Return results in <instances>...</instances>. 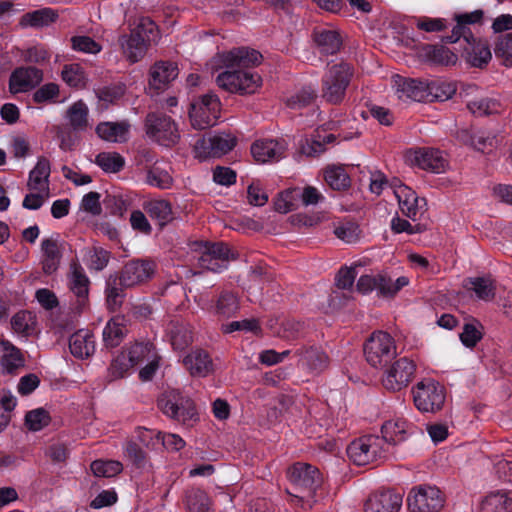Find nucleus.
Listing matches in <instances>:
<instances>
[{
    "label": "nucleus",
    "instance_id": "nucleus-1",
    "mask_svg": "<svg viewBox=\"0 0 512 512\" xmlns=\"http://www.w3.org/2000/svg\"><path fill=\"white\" fill-rule=\"evenodd\" d=\"M261 59L260 52L245 47L224 53L222 61L227 70L217 76V85L231 93H255L262 84V78L248 68L260 64Z\"/></svg>",
    "mask_w": 512,
    "mask_h": 512
},
{
    "label": "nucleus",
    "instance_id": "nucleus-2",
    "mask_svg": "<svg viewBox=\"0 0 512 512\" xmlns=\"http://www.w3.org/2000/svg\"><path fill=\"white\" fill-rule=\"evenodd\" d=\"M292 490L288 491L291 503L302 508H312L314 494L322 484V476L315 466L297 462L287 471Z\"/></svg>",
    "mask_w": 512,
    "mask_h": 512
},
{
    "label": "nucleus",
    "instance_id": "nucleus-3",
    "mask_svg": "<svg viewBox=\"0 0 512 512\" xmlns=\"http://www.w3.org/2000/svg\"><path fill=\"white\" fill-rule=\"evenodd\" d=\"M157 25L148 17H141L129 35H121L118 39L123 55L130 63L140 61L152 43L159 39Z\"/></svg>",
    "mask_w": 512,
    "mask_h": 512
},
{
    "label": "nucleus",
    "instance_id": "nucleus-4",
    "mask_svg": "<svg viewBox=\"0 0 512 512\" xmlns=\"http://www.w3.org/2000/svg\"><path fill=\"white\" fill-rule=\"evenodd\" d=\"M352 76L353 68L347 63L329 67L322 78L321 97L329 104L342 103Z\"/></svg>",
    "mask_w": 512,
    "mask_h": 512
},
{
    "label": "nucleus",
    "instance_id": "nucleus-5",
    "mask_svg": "<svg viewBox=\"0 0 512 512\" xmlns=\"http://www.w3.org/2000/svg\"><path fill=\"white\" fill-rule=\"evenodd\" d=\"M158 408L167 417L184 425L198 420V414L192 399L177 390L165 391L157 401Z\"/></svg>",
    "mask_w": 512,
    "mask_h": 512
},
{
    "label": "nucleus",
    "instance_id": "nucleus-6",
    "mask_svg": "<svg viewBox=\"0 0 512 512\" xmlns=\"http://www.w3.org/2000/svg\"><path fill=\"white\" fill-rule=\"evenodd\" d=\"M363 350L366 361L375 368L385 366L397 355L395 340L384 331L373 332Z\"/></svg>",
    "mask_w": 512,
    "mask_h": 512
},
{
    "label": "nucleus",
    "instance_id": "nucleus-7",
    "mask_svg": "<svg viewBox=\"0 0 512 512\" xmlns=\"http://www.w3.org/2000/svg\"><path fill=\"white\" fill-rule=\"evenodd\" d=\"M195 251L199 253V266L212 272L227 269L229 262L236 259V254L223 242H197Z\"/></svg>",
    "mask_w": 512,
    "mask_h": 512
},
{
    "label": "nucleus",
    "instance_id": "nucleus-8",
    "mask_svg": "<svg viewBox=\"0 0 512 512\" xmlns=\"http://www.w3.org/2000/svg\"><path fill=\"white\" fill-rule=\"evenodd\" d=\"M415 407L424 413H435L442 409L446 393L445 388L433 379H423L412 388Z\"/></svg>",
    "mask_w": 512,
    "mask_h": 512
},
{
    "label": "nucleus",
    "instance_id": "nucleus-9",
    "mask_svg": "<svg viewBox=\"0 0 512 512\" xmlns=\"http://www.w3.org/2000/svg\"><path fill=\"white\" fill-rule=\"evenodd\" d=\"M388 450L379 436L366 435L352 441L347 447L350 460L359 466L367 465L384 458Z\"/></svg>",
    "mask_w": 512,
    "mask_h": 512
},
{
    "label": "nucleus",
    "instance_id": "nucleus-10",
    "mask_svg": "<svg viewBox=\"0 0 512 512\" xmlns=\"http://www.w3.org/2000/svg\"><path fill=\"white\" fill-rule=\"evenodd\" d=\"M220 112L219 98L212 93L205 94L191 104L189 110L191 125L198 130L212 127L217 123Z\"/></svg>",
    "mask_w": 512,
    "mask_h": 512
},
{
    "label": "nucleus",
    "instance_id": "nucleus-11",
    "mask_svg": "<svg viewBox=\"0 0 512 512\" xmlns=\"http://www.w3.org/2000/svg\"><path fill=\"white\" fill-rule=\"evenodd\" d=\"M145 128L151 139L165 147L176 145L180 139L176 123L162 113H149L146 116Z\"/></svg>",
    "mask_w": 512,
    "mask_h": 512
},
{
    "label": "nucleus",
    "instance_id": "nucleus-12",
    "mask_svg": "<svg viewBox=\"0 0 512 512\" xmlns=\"http://www.w3.org/2000/svg\"><path fill=\"white\" fill-rule=\"evenodd\" d=\"M237 144L231 133L220 132L199 139L194 145L195 157L200 160L217 158L229 153Z\"/></svg>",
    "mask_w": 512,
    "mask_h": 512
},
{
    "label": "nucleus",
    "instance_id": "nucleus-13",
    "mask_svg": "<svg viewBox=\"0 0 512 512\" xmlns=\"http://www.w3.org/2000/svg\"><path fill=\"white\" fill-rule=\"evenodd\" d=\"M412 512H438L444 506V496L435 486L419 485L407 497Z\"/></svg>",
    "mask_w": 512,
    "mask_h": 512
},
{
    "label": "nucleus",
    "instance_id": "nucleus-14",
    "mask_svg": "<svg viewBox=\"0 0 512 512\" xmlns=\"http://www.w3.org/2000/svg\"><path fill=\"white\" fill-rule=\"evenodd\" d=\"M415 371L416 365L411 359L407 357L399 358L384 372L383 386L392 392L400 391L409 385Z\"/></svg>",
    "mask_w": 512,
    "mask_h": 512
},
{
    "label": "nucleus",
    "instance_id": "nucleus-15",
    "mask_svg": "<svg viewBox=\"0 0 512 512\" xmlns=\"http://www.w3.org/2000/svg\"><path fill=\"white\" fill-rule=\"evenodd\" d=\"M156 264L151 260H131L123 267L119 277L125 288L140 285L151 279L155 273Z\"/></svg>",
    "mask_w": 512,
    "mask_h": 512
},
{
    "label": "nucleus",
    "instance_id": "nucleus-16",
    "mask_svg": "<svg viewBox=\"0 0 512 512\" xmlns=\"http://www.w3.org/2000/svg\"><path fill=\"white\" fill-rule=\"evenodd\" d=\"M43 80V71L33 66H22L14 69L9 77V92L11 94L25 93Z\"/></svg>",
    "mask_w": 512,
    "mask_h": 512
},
{
    "label": "nucleus",
    "instance_id": "nucleus-17",
    "mask_svg": "<svg viewBox=\"0 0 512 512\" xmlns=\"http://www.w3.org/2000/svg\"><path fill=\"white\" fill-rule=\"evenodd\" d=\"M401 507L402 495L393 490L373 492L364 502V512H399Z\"/></svg>",
    "mask_w": 512,
    "mask_h": 512
},
{
    "label": "nucleus",
    "instance_id": "nucleus-18",
    "mask_svg": "<svg viewBox=\"0 0 512 512\" xmlns=\"http://www.w3.org/2000/svg\"><path fill=\"white\" fill-rule=\"evenodd\" d=\"M183 365L193 377H206L214 371L213 361L203 349L192 350L184 357Z\"/></svg>",
    "mask_w": 512,
    "mask_h": 512
},
{
    "label": "nucleus",
    "instance_id": "nucleus-19",
    "mask_svg": "<svg viewBox=\"0 0 512 512\" xmlns=\"http://www.w3.org/2000/svg\"><path fill=\"white\" fill-rule=\"evenodd\" d=\"M412 163L423 170L441 173L445 170L446 160L437 149L419 148L413 152Z\"/></svg>",
    "mask_w": 512,
    "mask_h": 512
},
{
    "label": "nucleus",
    "instance_id": "nucleus-20",
    "mask_svg": "<svg viewBox=\"0 0 512 512\" xmlns=\"http://www.w3.org/2000/svg\"><path fill=\"white\" fill-rule=\"evenodd\" d=\"M399 99H410L417 102H427L428 82L402 78L395 80Z\"/></svg>",
    "mask_w": 512,
    "mask_h": 512
},
{
    "label": "nucleus",
    "instance_id": "nucleus-21",
    "mask_svg": "<svg viewBox=\"0 0 512 512\" xmlns=\"http://www.w3.org/2000/svg\"><path fill=\"white\" fill-rule=\"evenodd\" d=\"M68 282L70 290L77 297L79 307H83L88 297L90 281L83 267L76 261L70 264Z\"/></svg>",
    "mask_w": 512,
    "mask_h": 512
},
{
    "label": "nucleus",
    "instance_id": "nucleus-22",
    "mask_svg": "<svg viewBox=\"0 0 512 512\" xmlns=\"http://www.w3.org/2000/svg\"><path fill=\"white\" fill-rule=\"evenodd\" d=\"M286 147L276 140H258L251 146L254 159L260 163L278 161L284 157Z\"/></svg>",
    "mask_w": 512,
    "mask_h": 512
},
{
    "label": "nucleus",
    "instance_id": "nucleus-23",
    "mask_svg": "<svg viewBox=\"0 0 512 512\" xmlns=\"http://www.w3.org/2000/svg\"><path fill=\"white\" fill-rule=\"evenodd\" d=\"M466 60L474 67L482 68L491 60L492 54L487 40L473 37L463 48Z\"/></svg>",
    "mask_w": 512,
    "mask_h": 512
},
{
    "label": "nucleus",
    "instance_id": "nucleus-24",
    "mask_svg": "<svg viewBox=\"0 0 512 512\" xmlns=\"http://www.w3.org/2000/svg\"><path fill=\"white\" fill-rule=\"evenodd\" d=\"M71 354L79 359L89 358L95 352V338L89 330H78L69 339Z\"/></svg>",
    "mask_w": 512,
    "mask_h": 512
},
{
    "label": "nucleus",
    "instance_id": "nucleus-25",
    "mask_svg": "<svg viewBox=\"0 0 512 512\" xmlns=\"http://www.w3.org/2000/svg\"><path fill=\"white\" fill-rule=\"evenodd\" d=\"M298 362L311 371L321 372L328 367L329 358L319 347H302L296 351Z\"/></svg>",
    "mask_w": 512,
    "mask_h": 512
},
{
    "label": "nucleus",
    "instance_id": "nucleus-26",
    "mask_svg": "<svg viewBox=\"0 0 512 512\" xmlns=\"http://www.w3.org/2000/svg\"><path fill=\"white\" fill-rule=\"evenodd\" d=\"M50 162L45 157H40L36 166L30 171L27 187L31 191L49 193Z\"/></svg>",
    "mask_w": 512,
    "mask_h": 512
},
{
    "label": "nucleus",
    "instance_id": "nucleus-27",
    "mask_svg": "<svg viewBox=\"0 0 512 512\" xmlns=\"http://www.w3.org/2000/svg\"><path fill=\"white\" fill-rule=\"evenodd\" d=\"M313 39L320 53L326 55L337 53L342 45L340 34L335 30L316 28L313 31Z\"/></svg>",
    "mask_w": 512,
    "mask_h": 512
},
{
    "label": "nucleus",
    "instance_id": "nucleus-28",
    "mask_svg": "<svg viewBox=\"0 0 512 512\" xmlns=\"http://www.w3.org/2000/svg\"><path fill=\"white\" fill-rule=\"evenodd\" d=\"M0 345L2 348L0 365L3 372L14 374L18 369L24 367V357L17 347L5 339L0 340Z\"/></svg>",
    "mask_w": 512,
    "mask_h": 512
},
{
    "label": "nucleus",
    "instance_id": "nucleus-29",
    "mask_svg": "<svg viewBox=\"0 0 512 512\" xmlns=\"http://www.w3.org/2000/svg\"><path fill=\"white\" fill-rule=\"evenodd\" d=\"M41 251H42V269L45 274L54 273L61 261V252L57 239L47 238L44 239L41 243Z\"/></svg>",
    "mask_w": 512,
    "mask_h": 512
},
{
    "label": "nucleus",
    "instance_id": "nucleus-30",
    "mask_svg": "<svg viewBox=\"0 0 512 512\" xmlns=\"http://www.w3.org/2000/svg\"><path fill=\"white\" fill-rule=\"evenodd\" d=\"M382 437L384 447L388 450L390 445H397L406 440L408 434V423L405 420L397 419L387 421L382 425Z\"/></svg>",
    "mask_w": 512,
    "mask_h": 512
},
{
    "label": "nucleus",
    "instance_id": "nucleus-31",
    "mask_svg": "<svg viewBox=\"0 0 512 512\" xmlns=\"http://www.w3.org/2000/svg\"><path fill=\"white\" fill-rule=\"evenodd\" d=\"M178 75V68L171 62H158L150 70V85L155 89H162L173 81Z\"/></svg>",
    "mask_w": 512,
    "mask_h": 512
},
{
    "label": "nucleus",
    "instance_id": "nucleus-32",
    "mask_svg": "<svg viewBox=\"0 0 512 512\" xmlns=\"http://www.w3.org/2000/svg\"><path fill=\"white\" fill-rule=\"evenodd\" d=\"M239 308L237 296L230 291H222L215 304L211 306V312L218 318L228 319L233 317Z\"/></svg>",
    "mask_w": 512,
    "mask_h": 512
},
{
    "label": "nucleus",
    "instance_id": "nucleus-33",
    "mask_svg": "<svg viewBox=\"0 0 512 512\" xmlns=\"http://www.w3.org/2000/svg\"><path fill=\"white\" fill-rule=\"evenodd\" d=\"M144 210L149 217L163 227L173 220V212L170 202L164 199H154L144 203Z\"/></svg>",
    "mask_w": 512,
    "mask_h": 512
},
{
    "label": "nucleus",
    "instance_id": "nucleus-34",
    "mask_svg": "<svg viewBox=\"0 0 512 512\" xmlns=\"http://www.w3.org/2000/svg\"><path fill=\"white\" fill-rule=\"evenodd\" d=\"M167 334L175 350H183L192 342V332L189 326L180 321H171L167 326Z\"/></svg>",
    "mask_w": 512,
    "mask_h": 512
},
{
    "label": "nucleus",
    "instance_id": "nucleus-35",
    "mask_svg": "<svg viewBox=\"0 0 512 512\" xmlns=\"http://www.w3.org/2000/svg\"><path fill=\"white\" fill-rule=\"evenodd\" d=\"M481 512H512V491L489 494L482 502Z\"/></svg>",
    "mask_w": 512,
    "mask_h": 512
},
{
    "label": "nucleus",
    "instance_id": "nucleus-36",
    "mask_svg": "<svg viewBox=\"0 0 512 512\" xmlns=\"http://www.w3.org/2000/svg\"><path fill=\"white\" fill-rule=\"evenodd\" d=\"M129 125L125 122H104L96 127L100 138L109 142H124L127 140Z\"/></svg>",
    "mask_w": 512,
    "mask_h": 512
},
{
    "label": "nucleus",
    "instance_id": "nucleus-37",
    "mask_svg": "<svg viewBox=\"0 0 512 512\" xmlns=\"http://www.w3.org/2000/svg\"><path fill=\"white\" fill-rule=\"evenodd\" d=\"M395 195L402 213L408 218L415 220L419 211V199L416 193L411 188L403 185L395 191Z\"/></svg>",
    "mask_w": 512,
    "mask_h": 512
},
{
    "label": "nucleus",
    "instance_id": "nucleus-38",
    "mask_svg": "<svg viewBox=\"0 0 512 512\" xmlns=\"http://www.w3.org/2000/svg\"><path fill=\"white\" fill-rule=\"evenodd\" d=\"M184 503L188 512H210L211 500L200 488H190L185 492Z\"/></svg>",
    "mask_w": 512,
    "mask_h": 512
},
{
    "label": "nucleus",
    "instance_id": "nucleus-39",
    "mask_svg": "<svg viewBox=\"0 0 512 512\" xmlns=\"http://www.w3.org/2000/svg\"><path fill=\"white\" fill-rule=\"evenodd\" d=\"M423 56L434 64L454 65L457 55L445 46L427 44L422 49Z\"/></svg>",
    "mask_w": 512,
    "mask_h": 512
},
{
    "label": "nucleus",
    "instance_id": "nucleus-40",
    "mask_svg": "<svg viewBox=\"0 0 512 512\" xmlns=\"http://www.w3.org/2000/svg\"><path fill=\"white\" fill-rule=\"evenodd\" d=\"M58 14L52 8H42L26 13L21 18V25L44 27L56 21Z\"/></svg>",
    "mask_w": 512,
    "mask_h": 512
},
{
    "label": "nucleus",
    "instance_id": "nucleus-41",
    "mask_svg": "<svg viewBox=\"0 0 512 512\" xmlns=\"http://www.w3.org/2000/svg\"><path fill=\"white\" fill-rule=\"evenodd\" d=\"M377 293L380 297L393 298L405 286L409 284V279L401 276L393 281L386 274H378Z\"/></svg>",
    "mask_w": 512,
    "mask_h": 512
},
{
    "label": "nucleus",
    "instance_id": "nucleus-42",
    "mask_svg": "<svg viewBox=\"0 0 512 512\" xmlns=\"http://www.w3.org/2000/svg\"><path fill=\"white\" fill-rule=\"evenodd\" d=\"M122 351L126 354L133 367L156 355L154 346L150 342H136Z\"/></svg>",
    "mask_w": 512,
    "mask_h": 512
},
{
    "label": "nucleus",
    "instance_id": "nucleus-43",
    "mask_svg": "<svg viewBox=\"0 0 512 512\" xmlns=\"http://www.w3.org/2000/svg\"><path fill=\"white\" fill-rule=\"evenodd\" d=\"M88 107L83 101H77L67 110V118L74 131H84L88 127Z\"/></svg>",
    "mask_w": 512,
    "mask_h": 512
},
{
    "label": "nucleus",
    "instance_id": "nucleus-44",
    "mask_svg": "<svg viewBox=\"0 0 512 512\" xmlns=\"http://www.w3.org/2000/svg\"><path fill=\"white\" fill-rule=\"evenodd\" d=\"M123 286L121 285L120 279L117 278L109 279L107 281L105 293H106V304L110 311H116L122 305L124 299Z\"/></svg>",
    "mask_w": 512,
    "mask_h": 512
},
{
    "label": "nucleus",
    "instance_id": "nucleus-45",
    "mask_svg": "<svg viewBox=\"0 0 512 512\" xmlns=\"http://www.w3.org/2000/svg\"><path fill=\"white\" fill-rule=\"evenodd\" d=\"M324 177L327 184L334 190H343L350 186V178L343 167H328Z\"/></svg>",
    "mask_w": 512,
    "mask_h": 512
},
{
    "label": "nucleus",
    "instance_id": "nucleus-46",
    "mask_svg": "<svg viewBox=\"0 0 512 512\" xmlns=\"http://www.w3.org/2000/svg\"><path fill=\"white\" fill-rule=\"evenodd\" d=\"M126 333L125 326L118 320H110L103 330V340L108 347H116L123 340Z\"/></svg>",
    "mask_w": 512,
    "mask_h": 512
},
{
    "label": "nucleus",
    "instance_id": "nucleus-47",
    "mask_svg": "<svg viewBox=\"0 0 512 512\" xmlns=\"http://www.w3.org/2000/svg\"><path fill=\"white\" fill-rule=\"evenodd\" d=\"M469 283L479 299L490 301L494 298L496 287L490 277L470 278Z\"/></svg>",
    "mask_w": 512,
    "mask_h": 512
},
{
    "label": "nucleus",
    "instance_id": "nucleus-48",
    "mask_svg": "<svg viewBox=\"0 0 512 512\" xmlns=\"http://www.w3.org/2000/svg\"><path fill=\"white\" fill-rule=\"evenodd\" d=\"M95 162L105 172L117 173L123 169L125 160L116 152H102L96 156Z\"/></svg>",
    "mask_w": 512,
    "mask_h": 512
},
{
    "label": "nucleus",
    "instance_id": "nucleus-49",
    "mask_svg": "<svg viewBox=\"0 0 512 512\" xmlns=\"http://www.w3.org/2000/svg\"><path fill=\"white\" fill-rule=\"evenodd\" d=\"M455 92L456 89L452 84L438 80L428 82L427 94L429 98H427V102L445 101L452 97Z\"/></svg>",
    "mask_w": 512,
    "mask_h": 512
},
{
    "label": "nucleus",
    "instance_id": "nucleus-50",
    "mask_svg": "<svg viewBox=\"0 0 512 512\" xmlns=\"http://www.w3.org/2000/svg\"><path fill=\"white\" fill-rule=\"evenodd\" d=\"M500 103L491 98H481L470 101L467 108L476 116H487L500 111Z\"/></svg>",
    "mask_w": 512,
    "mask_h": 512
},
{
    "label": "nucleus",
    "instance_id": "nucleus-51",
    "mask_svg": "<svg viewBox=\"0 0 512 512\" xmlns=\"http://www.w3.org/2000/svg\"><path fill=\"white\" fill-rule=\"evenodd\" d=\"M91 471L97 477H113L123 470V465L115 460H95L91 463Z\"/></svg>",
    "mask_w": 512,
    "mask_h": 512
},
{
    "label": "nucleus",
    "instance_id": "nucleus-52",
    "mask_svg": "<svg viewBox=\"0 0 512 512\" xmlns=\"http://www.w3.org/2000/svg\"><path fill=\"white\" fill-rule=\"evenodd\" d=\"M132 367L133 366L126 357V354L121 351V353L112 360L108 368L107 378L109 381H115L123 378Z\"/></svg>",
    "mask_w": 512,
    "mask_h": 512
},
{
    "label": "nucleus",
    "instance_id": "nucleus-53",
    "mask_svg": "<svg viewBox=\"0 0 512 512\" xmlns=\"http://www.w3.org/2000/svg\"><path fill=\"white\" fill-rule=\"evenodd\" d=\"M146 182L160 189H168L172 184V177L155 164L147 170Z\"/></svg>",
    "mask_w": 512,
    "mask_h": 512
},
{
    "label": "nucleus",
    "instance_id": "nucleus-54",
    "mask_svg": "<svg viewBox=\"0 0 512 512\" xmlns=\"http://www.w3.org/2000/svg\"><path fill=\"white\" fill-rule=\"evenodd\" d=\"M34 317L27 311L16 313L11 319L12 329L22 335H30L34 329Z\"/></svg>",
    "mask_w": 512,
    "mask_h": 512
},
{
    "label": "nucleus",
    "instance_id": "nucleus-55",
    "mask_svg": "<svg viewBox=\"0 0 512 512\" xmlns=\"http://www.w3.org/2000/svg\"><path fill=\"white\" fill-rule=\"evenodd\" d=\"M482 339V325L478 321L466 323L460 334V340L466 347H474Z\"/></svg>",
    "mask_w": 512,
    "mask_h": 512
},
{
    "label": "nucleus",
    "instance_id": "nucleus-56",
    "mask_svg": "<svg viewBox=\"0 0 512 512\" xmlns=\"http://www.w3.org/2000/svg\"><path fill=\"white\" fill-rule=\"evenodd\" d=\"M335 236L345 243L352 244L360 237L359 226L354 222H342L334 228Z\"/></svg>",
    "mask_w": 512,
    "mask_h": 512
},
{
    "label": "nucleus",
    "instance_id": "nucleus-57",
    "mask_svg": "<svg viewBox=\"0 0 512 512\" xmlns=\"http://www.w3.org/2000/svg\"><path fill=\"white\" fill-rule=\"evenodd\" d=\"M25 423L32 431H39L50 423V416L43 408L28 412L25 416Z\"/></svg>",
    "mask_w": 512,
    "mask_h": 512
},
{
    "label": "nucleus",
    "instance_id": "nucleus-58",
    "mask_svg": "<svg viewBox=\"0 0 512 512\" xmlns=\"http://www.w3.org/2000/svg\"><path fill=\"white\" fill-rule=\"evenodd\" d=\"M62 79L71 87H79L84 84L85 74L79 64L65 65L62 70Z\"/></svg>",
    "mask_w": 512,
    "mask_h": 512
},
{
    "label": "nucleus",
    "instance_id": "nucleus-59",
    "mask_svg": "<svg viewBox=\"0 0 512 512\" xmlns=\"http://www.w3.org/2000/svg\"><path fill=\"white\" fill-rule=\"evenodd\" d=\"M124 456L137 468H144L148 463L147 454L132 441L125 444Z\"/></svg>",
    "mask_w": 512,
    "mask_h": 512
},
{
    "label": "nucleus",
    "instance_id": "nucleus-60",
    "mask_svg": "<svg viewBox=\"0 0 512 512\" xmlns=\"http://www.w3.org/2000/svg\"><path fill=\"white\" fill-rule=\"evenodd\" d=\"M494 52L496 57L503 59L505 66H512V32L498 39Z\"/></svg>",
    "mask_w": 512,
    "mask_h": 512
},
{
    "label": "nucleus",
    "instance_id": "nucleus-61",
    "mask_svg": "<svg viewBox=\"0 0 512 512\" xmlns=\"http://www.w3.org/2000/svg\"><path fill=\"white\" fill-rule=\"evenodd\" d=\"M16 406V398L10 393H3L0 398V432H2L11 420V412Z\"/></svg>",
    "mask_w": 512,
    "mask_h": 512
},
{
    "label": "nucleus",
    "instance_id": "nucleus-62",
    "mask_svg": "<svg viewBox=\"0 0 512 512\" xmlns=\"http://www.w3.org/2000/svg\"><path fill=\"white\" fill-rule=\"evenodd\" d=\"M317 97L316 91L311 87L302 88L296 95L292 96L287 104L291 108H303L312 104Z\"/></svg>",
    "mask_w": 512,
    "mask_h": 512
},
{
    "label": "nucleus",
    "instance_id": "nucleus-63",
    "mask_svg": "<svg viewBox=\"0 0 512 512\" xmlns=\"http://www.w3.org/2000/svg\"><path fill=\"white\" fill-rule=\"evenodd\" d=\"M297 197L295 188L285 190L280 194L278 199L275 201V209L279 213L286 214L290 211H293L297 208Z\"/></svg>",
    "mask_w": 512,
    "mask_h": 512
},
{
    "label": "nucleus",
    "instance_id": "nucleus-64",
    "mask_svg": "<svg viewBox=\"0 0 512 512\" xmlns=\"http://www.w3.org/2000/svg\"><path fill=\"white\" fill-rule=\"evenodd\" d=\"M295 192L297 200L300 199L304 206L317 205L324 200L322 193L313 186L295 188Z\"/></svg>",
    "mask_w": 512,
    "mask_h": 512
}]
</instances>
